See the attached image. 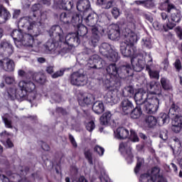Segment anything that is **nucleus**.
Segmentation results:
<instances>
[{"label":"nucleus","mask_w":182,"mask_h":182,"mask_svg":"<svg viewBox=\"0 0 182 182\" xmlns=\"http://www.w3.org/2000/svg\"><path fill=\"white\" fill-rule=\"evenodd\" d=\"M33 13V18H37V22L35 19H32L30 17L26 16L21 18L18 26L19 28H24L28 31V33H23L21 30H14L11 34V36L14 41L15 45L18 47V45H23V46H28V48H34V51L38 52L39 50V44L41 42L37 39H34L33 36H38V34H35V23L38 26L42 25V21L46 19V14L42 12V6L39 4H34L31 8Z\"/></svg>","instance_id":"1"},{"label":"nucleus","mask_w":182,"mask_h":182,"mask_svg":"<svg viewBox=\"0 0 182 182\" xmlns=\"http://www.w3.org/2000/svg\"><path fill=\"white\" fill-rule=\"evenodd\" d=\"M127 25L122 32L124 40L121 43L120 52L125 58H132L131 63L133 70L141 72L146 68V60L141 54H137V50L134 47V43L139 41V36L134 29L137 26L139 21H136L133 14H128L127 16Z\"/></svg>","instance_id":"2"},{"label":"nucleus","mask_w":182,"mask_h":182,"mask_svg":"<svg viewBox=\"0 0 182 182\" xmlns=\"http://www.w3.org/2000/svg\"><path fill=\"white\" fill-rule=\"evenodd\" d=\"M106 70L108 75L111 77V79L109 80H107L105 82V87L107 89H108V91L104 97L106 103L115 104L117 103V100H116V95L113 94V92L116 90L117 87L116 85H114L115 82L113 80H114V79L119 76L120 70H122L123 73H127V75L132 76V75H133L132 73L133 70L129 64L127 65H122L120 68H117L116 64H111L106 68Z\"/></svg>","instance_id":"3"},{"label":"nucleus","mask_w":182,"mask_h":182,"mask_svg":"<svg viewBox=\"0 0 182 182\" xmlns=\"http://www.w3.org/2000/svg\"><path fill=\"white\" fill-rule=\"evenodd\" d=\"M17 89L16 87H11L7 90L9 99L14 100L15 99L27 98L30 103L35 100L36 97V85L33 82L28 80H20L18 83Z\"/></svg>","instance_id":"4"},{"label":"nucleus","mask_w":182,"mask_h":182,"mask_svg":"<svg viewBox=\"0 0 182 182\" xmlns=\"http://www.w3.org/2000/svg\"><path fill=\"white\" fill-rule=\"evenodd\" d=\"M72 22L73 26H77V33H68L65 38V43L69 46H77L80 43V38L85 36L87 33V27L82 24L83 16L76 14L73 16Z\"/></svg>","instance_id":"5"},{"label":"nucleus","mask_w":182,"mask_h":182,"mask_svg":"<svg viewBox=\"0 0 182 182\" xmlns=\"http://www.w3.org/2000/svg\"><path fill=\"white\" fill-rule=\"evenodd\" d=\"M157 83L156 82H152L149 85L148 87V95L146 97V101L144 102V109L146 113L149 114H154V113H157L159 110V106L160 105V100L157 97L156 94L158 96H161L160 92H157Z\"/></svg>","instance_id":"6"},{"label":"nucleus","mask_w":182,"mask_h":182,"mask_svg":"<svg viewBox=\"0 0 182 182\" xmlns=\"http://www.w3.org/2000/svg\"><path fill=\"white\" fill-rule=\"evenodd\" d=\"M84 21L86 25L91 28V31L92 32L90 44L95 48V46H97V44L99 43L100 35L105 33V28L99 24L100 23V21L97 22V14L95 13L90 14L85 18H84Z\"/></svg>","instance_id":"7"},{"label":"nucleus","mask_w":182,"mask_h":182,"mask_svg":"<svg viewBox=\"0 0 182 182\" xmlns=\"http://www.w3.org/2000/svg\"><path fill=\"white\" fill-rule=\"evenodd\" d=\"M50 38H55L54 41L49 40L45 45L46 50H48L53 55H59V48L56 47V42H65V38H63V30L60 26H53L50 28Z\"/></svg>","instance_id":"8"},{"label":"nucleus","mask_w":182,"mask_h":182,"mask_svg":"<svg viewBox=\"0 0 182 182\" xmlns=\"http://www.w3.org/2000/svg\"><path fill=\"white\" fill-rule=\"evenodd\" d=\"M139 182H167V181L160 173V168L154 167L147 173H142L140 176Z\"/></svg>","instance_id":"9"},{"label":"nucleus","mask_w":182,"mask_h":182,"mask_svg":"<svg viewBox=\"0 0 182 182\" xmlns=\"http://www.w3.org/2000/svg\"><path fill=\"white\" fill-rule=\"evenodd\" d=\"M100 52L110 62H117L119 60V54L112 48V46L109 43H103L100 47Z\"/></svg>","instance_id":"10"},{"label":"nucleus","mask_w":182,"mask_h":182,"mask_svg":"<svg viewBox=\"0 0 182 182\" xmlns=\"http://www.w3.org/2000/svg\"><path fill=\"white\" fill-rule=\"evenodd\" d=\"M119 150L122 154H124L128 164L133 163V154H132V148L130 142H122L119 144Z\"/></svg>","instance_id":"11"},{"label":"nucleus","mask_w":182,"mask_h":182,"mask_svg":"<svg viewBox=\"0 0 182 182\" xmlns=\"http://www.w3.org/2000/svg\"><path fill=\"white\" fill-rule=\"evenodd\" d=\"M70 82L75 86H85L87 83V77L79 72H76L71 75Z\"/></svg>","instance_id":"12"},{"label":"nucleus","mask_w":182,"mask_h":182,"mask_svg":"<svg viewBox=\"0 0 182 182\" xmlns=\"http://www.w3.org/2000/svg\"><path fill=\"white\" fill-rule=\"evenodd\" d=\"M103 63L105 61L98 55L95 54L88 60L87 66L90 69H102Z\"/></svg>","instance_id":"13"},{"label":"nucleus","mask_w":182,"mask_h":182,"mask_svg":"<svg viewBox=\"0 0 182 182\" xmlns=\"http://www.w3.org/2000/svg\"><path fill=\"white\" fill-rule=\"evenodd\" d=\"M171 12H173L171 15V20L172 21H170V19H168V23H166L168 29H173V28L176 26V23L181 21V13L180 11L177 10L176 7L172 9Z\"/></svg>","instance_id":"14"},{"label":"nucleus","mask_w":182,"mask_h":182,"mask_svg":"<svg viewBox=\"0 0 182 182\" xmlns=\"http://www.w3.org/2000/svg\"><path fill=\"white\" fill-rule=\"evenodd\" d=\"M7 176L5 175L0 174V182H23L25 179H21V176L16 173H12L10 171L6 173Z\"/></svg>","instance_id":"15"},{"label":"nucleus","mask_w":182,"mask_h":182,"mask_svg":"<svg viewBox=\"0 0 182 182\" xmlns=\"http://www.w3.org/2000/svg\"><path fill=\"white\" fill-rule=\"evenodd\" d=\"M77 9L80 13H77L74 15H80L85 16V14L87 11H90V1L89 0H79L77 3Z\"/></svg>","instance_id":"16"},{"label":"nucleus","mask_w":182,"mask_h":182,"mask_svg":"<svg viewBox=\"0 0 182 182\" xmlns=\"http://www.w3.org/2000/svg\"><path fill=\"white\" fill-rule=\"evenodd\" d=\"M0 68L6 72H14L15 70V62L11 58H3L0 60Z\"/></svg>","instance_id":"17"},{"label":"nucleus","mask_w":182,"mask_h":182,"mask_svg":"<svg viewBox=\"0 0 182 182\" xmlns=\"http://www.w3.org/2000/svg\"><path fill=\"white\" fill-rule=\"evenodd\" d=\"M14 53V48L8 41H3L0 44V55L11 56Z\"/></svg>","instance_id":"18"},{"label":"nucleus","mask_w":182,"mask_h":182,"mask_svg":"<svg viewBox=\"0 0 182 182\" xmlns=\"http://www.w3.org/2000/svg\"><path fill=\"white\" fill-rule=\"evenodd\" d=\"M149 92H146L143 88H140L134 95V100L136 105H144V102L147 100Z\"/></svg>","instance_id":"19"},{"label":"nucleus","mask_w":182,"mask_h":182,"mask_svg":"<svg viewBox=\"0 0 182 182\" xmlns=\"http://www.w3.org/2000/svg\"><path fill=\"white\" fill-rule=\"evenodd\" d=\"M108 36L111 41H119L120 38V28L117 24H112L109 27Z\"/></svg>","instance_id":"20"},{"label":"nucleus","mask_w":182,"mask_h":182,"mask_svg":"<svg viewBox=\"0 0 182 182\" xmlns=\"http://www.w3.org/2000/svg\"><path fill=\"white\" fill-rule=\"evenodd\" d=\"M13 136L14 135L11 133H8L6 131H4L0 134V140L6 147L9 149L14 147V143L11 141V139H12Z\"/></svg>","instance_id":"21"},{"label":"nucleus","mask_w":182,"mask_h":182,"mask_svg":"<svg viewBox=\"0 0 182 182\" xmlns=\"http://www.w3.org/2000/svg\"><path fill=\"white\" fill-rule=\"evenodd\" d=\"M182 129V116L176 115V117L173 118L172 121V127L171 130L174 132V133H180V131Z\"/></svg>","instance_id":"22"},{"label":"nucleus","mask_w":182,"mask_h":182,"mask_svg":"<svg viewBox=\"0 0 182 182\" xmlns=\"http://www.w3.org/2000/svg\"><path fill=\"white\" fill-rule=\"evenodd\" d=\"M95 100V97L92 94H84L79 100L80 106H87L92 105Z\"/></svg>","instance_id":"23"},{"label":"nucleus","mask_w":182,"mask_h":182,"mask_svg":"<svg viewBox=\"0 0 182 182\" xmlns=\"http://www.w3.org/2000/svg\"><path fill=\"white\" fill-rule=\"evenodd\" d=\"M114 137L119 140L123 139H127L129 137V130L123 127H118L116 131L114 132Z\"/></svg>","instance_id":"24"},{"label":"nucleus","mask_w":182,"mask_h":182,"mask_svg":"<svg viewBox=\"0 0 182 182\" xmlns=\"http://www.w3.org/2000/svg\"><path fill=\"white\" fill-rule=\"evenodd\" d=\"M120 108L124 114H129L133 109V103L128 99H124L121 102Z\"/></svg>","instance_id":"25"},{"label":"nucleus","mask_w":182,"mask_h":182,"mask_svg":"<svg viewBox=\"0 0 182 182\" xmlns=\"http://www.w3.org/2000/svg\"><path fill=\"white\" fill-rule=\"evenodd\" d=\"M72 15L70 13H62L60 16V21L62 23V25H64L65 28H68L69 25L73 23L72 22Z\"/></svg>","instance_id":"26"},{"label":"nucleus","mask_w":182,"mask_h":182,"mask_svg":"<svg viewBox=\"0 0 182 182\" xmlns=\"http://www.w3.org/2000/svg\"><path fill=\"white\" fill-rule=\"evenodd\" d=\"M153 63V59H150L148 61V64L146 66V70H147L151 79H159L160 77V74L158 70H151L150 66Z\"/></svg>","instance_id":"27"},{"label":"nucleus","mask_w":182,"mask_h":182,"mask_svg":"<svg viewBox=\"0 0 182 182\" xmlns=\"http://www.w3.org/2000/svg\"><path fill=\"white\" fill-rule=\"evenodd\" d=\"M58 6L60 9H72L73 8V0H60L58 2Z\"/></svg>","instance_id":"28"},{"label":"nucleus","mask_w":182,"mask_h":182,"mask_svg":"<svg viewBox=\"0 0 182 182\" xmlns=\"http://www.w3.org/2000/svg\"><path fill=\"white\" fill-rule=\"evenodd\" d=\"M10 14L2 5H0V23H5Z\"/></svg>","instance_id":"29"},{"label":"nucleus","mask_w":182,"mask_h":182,"mask_svg":"<svg viewBox=\"0 0 182 182\" xmlns=\"http://www.w3.org/2000/svg\"><path fill=\"white\" fill-rule=\"evenodd\" d=\"M92 110L97 114H100V113H103L105 111V106L103 105V102L102 101H97L94 103L92 106Z\"/></svg>","instance_id":"30"},{"label":"nucleus","mask_w":182,"mask_h":182,"mask_svg":"<svg viewBox=\"0 0 182 182\" xmlns=\"http://www.w3.org/2000/svg\"><path fill=\"white\" fill-rule=\"evenodd\" d=\"M156 120L158 122V124L164 126V124L168 123L170 118H168V115H167V114L162 112L159 114L158 119Z\"/></svg>","instance_id":"31"},{"label":"nucleus","mask_w":182,"mask_h":182,"mask_svg":"<svg viewBox=\"0 0 182 182\" xmlns=\"http://www.w3.org/2000/svg\"><path fill=\"white\" fill-rule=\"evenodd\" d=\"M100 120L101 122V124L104 126H106V124H109V123H110V121L112 120V113H110V112H105L100 117Z\"/></svg>","instance_id":"32"},{"label":"nucleus","mask_w":182,"mask_h":182,"mask_svg":"<svg viewBox=\"0 0 182 182\" xmlns=\"http://www.w3.org/2000/svg\"><path fill=\"white\" fill-rule=\"evenodd\" d=\"M136 5H142L145 8H153L154 6V2L153 0H144V1H135Z\"/></svg>","instance_id":"33"},{"label":"nucleus","mask_w":182,"mask_h":182,"mask_svg":"<svg viewBox=\"0 0 182 182\" xmlns=\"http://www.w3.org/2000/svg\"><path fill=\"white\" fill-rule=\"evenodd\" d=\"M145 123L149 127H154L157 124V119L154 116H148L145 118Z\"/></svg>","instance_id":"34"},{"label":"nucleus","mask_w":182,"mask_h":182,"mask_svg":"<svg viewBox=\"0 0 182 182\" xmlns=\"http://www.w3.org/2000/svg\"><path fill=\"white\" fill-rule=\"evenodd\" d=\"M142 114L141 108H140V107H136L132 111L130 116L132 119H140Z\"/></svg>","instance_id":"35"},{"label":"nucleus","mask_w":182,"mask_h":182,"mask_svg":"<svg viewBox=\"0 0 182 182\" xmlns=\"http://www.w3.org/2000/svg\"><path fill=\"white\" fill-rule=\"evenodd\" d=\"M176 8L174 5L169 4L168 1H166L161 4L159 9L161 11H166L167 12H171L172 10H173Z\"/></svg>","instance_id":"36"},{"label":"nucleus","mask_w":182,"mask_h":182,"mask_svg":"<svg viewBox=\"0 0 182 182\" xmlns=\"http://www.w3.org/2000/svg\"><path fill=\"white\" fill-rule=\"evenodd\" d=\"M173 141L175 144L174 148L172 147L173 154H178L181 151V142H180V139L178 138L173 139Z\"/></svg>","instance_id":"37"},{"label":"nucleus","mask_w":182,"mask_h":182,"mask_svg":"<svg viewBox=\"0 0 182 182\" xmlns=\"http://www.w3.org/2000/svg\"><path fill=\"white\" fill-rule=\"evenodd\" d=\"M124 96L127 97H133V95H134V88L133 86H127L123 90Z\"/></svg>","instance_id":"38"},{"label":"nucleus","mask_w":182,"mask_h":182,"mask_svg":"<svg viewBox=\"0 0 182 182\" xmlns=\"http://www.w3.org/2000/svg\"><path fill=\"white\" fill-rule=\"evenodd\" d=\"M97 4L102 5L104 9H110V7L113 6L112 1L106 2V0H97Z\"/></svg>","instance_id":"39"},{"label":"nucleus","mask_w":182,"mask_h":182,"mask_svg":"<svg viewBox=\"0 0 182 182\" xmlns=\"http://www.w3.org/2000/svg\"><path fill=\"white\" fill-rule=\"evenodd\" d=\"M161 83L162 87L165 90H171L172 89L171 84H170V81L166 79L165 77H163L161 79Z\"/></svg>","instance_id":"40"},{"label":"nucleus","mask_w":182,"mask_h":182,"mask_svg":"<svg viewBox=\"0 0 182 182\" xmlns=\"http://www.w3.org/2000/svg\"><path fill=\"white\" fill-rule=\"evenodd\" d=\"M153 27L154 28V29H156V31H164L165 32H167V31H168V27H167V26H161V24H160V23H159V21H155L153 23Z\"/></svg>","instance_id":"41"},{"label":"nucleus","mask_w":182,"mask_h":182,"mask_svg":"<svg viewBox=\"0 0 182 182\" xmlns=\"http://www.w3.org/2000/svg\"><path fill=\"white\" fill-rule=\"evenodd\" d=\"M85 159L90 164H93V153L91 150L88 149L85 151Z\"/></svg>","instance_id":"42"},{"label":"nucleus","mask_w":182,"mask_h":182,"mask_svg":"<svg viewBox=\"0 0 182 182\" xmlns=\"http://www.w3.org/2000/svg\"><path fill=\"white\" fill-rule=\"evenodd\" d=\"M178 112H180V108L178 107V106H177L176 104H172L169 109V114H173L176 117V116H178V114H177Z\"/></svg>","instance_id":"43"},{"label":"nucleus","mask_w":182,"mask_h":182,"mask_svg":"<svg viewBox=\"0 0 182 182\" xmlns=\"http://www.w3.org/2000/svg\"><path fill=\"white\" fill-rule=\"evenodd\" d=\"M95 153H97V154H98V156H100V157L103 156V154H105V148L99 146V145H96L94 149H93Z\"/></svg>","instance_id":"44"},{"label":"nucleus","mask_w":182,"mask_h":182,"mask_svg":"<svg viewBox=\"0 0 182 182\" xmlns=\"http://www.w3.org/2000/svg\"><path fill=\"white\" fill-rule=\"evenodd\" d=\"M3 79L7 85H13V83H15V77L14 76L4 75L3 76Z\"/></svg>","instance_id":"45"},{"label":"nucleus","mask_w":182,"mask_h":182,"mask_svg":"<svg viewBox=\"0 0 182 182\" xmlns=\"http://www.w3.org/2000/svg\"><path fill=\"white\" fill-rule=\"evenodd\" d=\"M144 163V159L141 158H139L137 161L136 166L134 168V173L135 174H139V171H140V167H141V165Z\"/></svg>","instance_id":"46"},{"label":"nucleus","mask_w":182,"mask_h":182,"mask_svg":"<svg viewBox=\"0 0 182 182\" xmlns=\"http://www.w3.org/2000/svg\"><path fill=\"white\" fill-rule=\"evenodd\" d=\"M85 127L88 132H93L96 126L95 125V122L93 121H90L85 124Z\"/></svg>","instance_id":"47"},{"label":"nucleus","mask_w":182,"mask_h":182,"mask_svg":"<svg viewBox=\"0 0 182 182\" xmlns=\"http://www.w3.org/2000/svg\"><path fill=\"white\" fill-rule=\"evenodd\" d=\"M129 139L131 140V141H133L134 143L139 141V136H137V134H136V132L133 130H131Z\"/></svg>","instance_id":"48"},{"label":"nucleus","mask_w":182,"mask_h":182,"mask_svg":"<svg viewBox=\"0 0 182 182\" xmlns=\"http://www.w3.org/2000/svg\"><path fill=\"white\" fill-rule=\"evenodd\" d=\"M112 14L114 18H115V19H117V18L120 16V10H119L117 7H113L112 10Z\"/></svg>","instance_id":"49"},{"label":"nucleus","mask_w":182,"mask_h":182,"mask_svg":"<svg viewBox=\"0 0 182 182\" xmlns=\"http://www.w3.org/2000/svg\"><path fill=\"white\" fill-rule=\"evenodd\" d=\"M142 45L145 46V48L150 49V48H151V41H150V38H144L142 40Z\"/></svg>","instance_id":"50"},{"label":"nucleus","mask_w":182,"mask_h":182,"mask_svg":"<svg viewBox=\"0 0 182 182\" xmlns=\"http://www.w3.org/2000/svg\"><path fill=\"white\" fill-rule=\"evenodd\" d=\"M3 120L4 122V124L6 127H8L9 129H11L12 127V124L11 122V120H9L8 118L3 117Z\"/></svg>","instance_id":"51"},{"label":"nucleus","mask_w":182,"mask_h":182,"mask_svg":"<svg viewBox=\"0 0 182 182\" xmlns=\"http://www.w3.org/2000/svg\"><path fill=\"white\" fill-rule=\"evenodd\" d=\"M63 73H65V71L63 70H60V71H57L56 73H55L52 75V77L53 79H56V77H60V76H63Z\"/></svg>","instance_id":"52"},{"label":"nucleus","mask_w":182,"mask_h":182,"mask_svg":"<svg viewBox=\"0 0 182 182\" xmlns=\"http://www.w3.org/2000/svg\"><path fill=\"white\" fill-rule=\"evenodd\" d=\"M50 99H52V100H53L54 102H60V97H59V95L55 93L50 95Z\"/></svg>","instance_id":"53"},{"label":"nucleus","mask_w":182,"mask_h":182,"mask_svg":"<svg viewBox=\"0 0 182 182\" xmlns=\"http://www.w3.org/2000/svg\"><path fill=\"white\" fill-rule=\"evenodd\" d=\"M168 136L167 135V131L161 132L160 134V139L162 140H167Z\"/></svg>","instance_id":"54"},{"label":"nucleus","mask_w":182,"mask_h":182,"mask_svg":"<svg viewBox=\"0 0 182 182\" xmlns=\"http://www.w3.org/2000/svg\"><path fill=\"white\" fill-rule=\"evenodd\" d=\"M69 139L73 147H77V143H76V141L75 140V138L73 137V136L70 135Z\"/></svg>","instance_id":"55"},{"label":"nucleus","mask_w":182,"mask_h":182,"mask_svg":"<svg viewBox=\"0 0 182 182\" xmlns=\"http://www.w3.org/2000/svg\"><path fill=\"white\" fill-rule=\"evenodd\" d=\"M161 66L164 68V70H167L168 69V60H164Z\"/></svg>","instance_id":"56"},{"label":"nucleus","mask_w":182,"mask_h":182,"mask_svg":"<svg viewBox=\"0 0 182 182\" xmlns=\"http://www.w3.org/2000/svg\"><path fill=\"white\" fill-rule=\"evenodd\" d=\"M175 68H176V70H180V69H181V61H180V60H176Z\"/></svg>","instance_id":"57"},{"label":"nucleus","mask_w":182,"mask_h":182,"mask_svg":"<svg viewBox=\"0 0 182 182\" xmlns=\"http://www.w3.org/2000/svg\"><path fill=\"white\" fill-rule=\"evenodd\" d=\"M176 31L178 38L182 39V28L181 27H176Z\"/></svg>","instance_id":"58"},{"label":"nucleus","mask_w":182,"mask_h":182,"mask_svg":"<svg viewBox=\"0 0 182 182\" xmlns=\"http://www.w3.org/2000/svg\"><path fill=\"white\" fill-rule=\"evenodd\" d=\"M19 15H21V10H14L13 18H14V19H16L18 18Z\"/></svg>","instance_id":"59"},{"label":"nucleus","mask_w":182,"mask_h":182,"mask_svg":"<svg viewBox=\"0 0 182 182\" xmlns=\"http://www.w3.org/2000/svg\"><path fill=\"white\" fill-rule=\"evenodd\" d=\"M41 147L46 151H49V145H47L46 143L43 142L42 144H41Z\"/></svg>","instance_id":"60"},{"label":"nucleus","mask_w":182,"mask_h":182,"mask_svg":"<svg viewBox=\"0 0 182 182\" xmlns=\"http://www.w3.org/2000/svg\"><path fill=\"white\" fill-rule=\"evenodd\" d=\"M18 75L20 76V77H24L25 75H26V73H25L23 70H18Z\"/></svg>","instance_id":"61"},{"label":"nucleus","mask_w":182,"mask_h":182,"mask_svg":"<svg viewBox=\"0 0 182 182\" xmlns=\"http://www.w3.org/2000/svg\"><path fill=\"white\" fill-rule=\"evenodd\" d=\"M39 73H35L33 77V79L36 80V82H41V78H39Z\"/></svg>","instance_id":"62"},{"label":"nucleus","mask_w":182,"mask_h":182,"mask_svg":"<svg viewBox=\"0 0 182 182\" xmlns=\"http://www.w3.org/2000/svg\"><path fill=\"white\" fill-rule=\"evenodd\" d=\"M39 1L43 4L44 5H48V6L49 5H50V0H39Z\"/></svg>","instance_id":"63"},{"label":"nucleus","mask_w":182,"mask_h":182,"mask_svg":"<svg viewBox=\"0 0 182 182\" xmlns=\"http://www.w3.org/2000/svg\"><path fill=\"white\" fill-rule=\"evenodd\" d=\"M77 182H87V180H86L85 176H81L79 178Z\"/></svg>","instance_id":"64"}]
</instances>
